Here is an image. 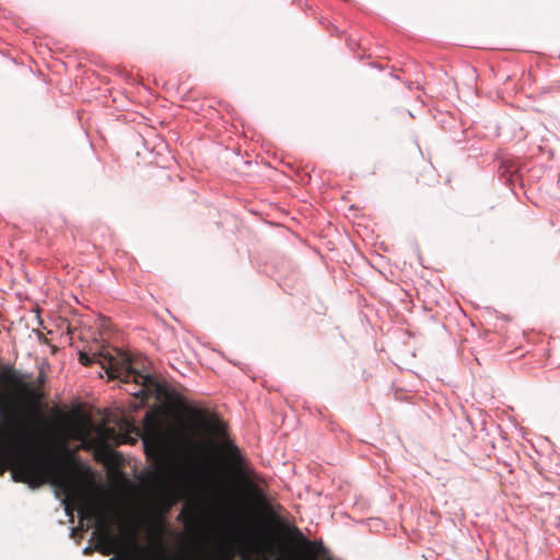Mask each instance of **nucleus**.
I'll use <instances>...</instances> for the list:
<instances>
[{"instance_id": "f257e3e1", "label": "nucleus", "mask_w": 560, "mask_h": 560, "mask_svg": "<svg viewBox=\"0 0 560 560\" xmlns=\"http://www.w3.org/2000/svg\"><path fill=\"white\" fill-rule=\"evenodd\" d=\"M0 416L4 432L0 434V463L9 465L13 479L36 488L47 481L62 489L68 495L82 501L81 518L94 520L97 529L93 533L104 544H113L116 536L106 524L102 506L96 501H84L74 486L67 460L58 462L31 433L30 419L22 406L0 387Z\"/></svg>"}, {"instance_id": "f03ea898", "label": "nucleus", "mask_w": 560, "mask_h": 560, "mask_svg": "<svg viewBox=\"0 0 560 560\" xmlns=\"http://www.w3.org/2000/svg\"><path fill=\"white\" fill-rule=\"evenodd\" d=\"M79 361L82 365L97 363L106 372L109 380H120L124 383L132 382L140 388L132 394L137 398H148L153 393L162 394V385L151 375L135 370L127 353L110 346H102L98 351L89 353L80 351Z\"/></svg>"}, {"instance_id": "7ed1b4c3", "label": "nucleus", "mask_w": 560, "mask_h": 560, "mask_svg": "<svg viewBox=\"0 0 560 560\" xmlns=\"http://www.w3.org/2000/svg\"><path fill=\"white\" fill-rule=\"evenodd\" d=\"M189 418L191 423L185 427L180 441L189 456L199 458L208 448V443L201 439L202 435L209 434L219 438L225 432L222 423L218 419L210 418L206 410L191 409Z\"/></svg>"}, {"instance_id": "20e7f679", "label": "nucleus", "mask_w": 560, "mask_h": 560, "mask_svg": "<svg viewBox=\"0 0 560 560\" xmlns=\"http://www.w3.org/2000/svg\"><path fill=\"white\" fill-rule=\"evenodd\" d=\"M147 419L150 423L145 425L147 432L142 439L145 454L150 458L163 460L166 455L164 436L152 416L147 415Z\"/></svg>"}, {"instance_id": "39448f33", "label": "nucleus", "mask_w": 560, "mask_h": 560, "mask_svg": "<svg viewBox=\"0 0 560 560\" xmlns=\"http://www.w3.org/2000/svg\"><path fill=\"white\" fill-rule=\"evenodd\" d=\"M288 534L292 541H294L301 549L308 560H316L317 557L324 556L326 548L322 541L310 540L296 526L288 528Z\"/></svg>"}, {"instance_id": "423d86ee", "label": "nucleus", "mask_w": 560, "mask_h": 560, "mask_svg": "<svg viewBox=\"0 0 560 560\" xmlns=\"http://www.w3.org/2000/svg\"><path fill=\"white\" fill-rule=\"evenodd\" d=\"M0 381L12 386H18L23 392H28V386L20 381L19 376L11 368L4 369L0 376Z\"/></svg>"}, {"instance_id": "0eeeda50", "label": "nucleus", "mask_w": 560, "mask_h": 560, "mask_svg": "<svg viewBox=\"0 0 560 560\" xmlns=\"http://www.w3.org/2000/svg\"><path fill=\"white\" fill-rule=\"evenodd\" d=\"M151 480L153 483L164 487L166 485V471L163 466H160L152 475Z\"/></svg>"}, {"instance_id": "6e6552de", "label": "nucleus", "mask_w": 560, "mask_h": 560, "mask_svg": "<svg viewBox=\"0 0 560 560\" xmlns=\"http://www.w3.org/2000/svg\"><path fill=\"white\" fill-rule=\"evenodd\" d=\"M230 455L235 463H238L242 458L241 452L235 445H230Z\"/></svg>"}, {"instance_id": "1a4fd4ad", "label": "nucleus", "mask_w": 560, "mask_h": 560, "mask_svg": "<svg viewBox=\"0 0 560 560\" xmlns=\"http://www.w3.org/2000/svg\"><path fill=\"white\" fill-rule=\"evenodd\" d=\"M185 560H208L203 555H194L185 558Z\"/></svg>"}, {"instance_id": "9d476101", "label": "nucleus", "mask_w": 560, "mask_h": 560, "mask_svg": "<svg viewBox=\"0 0 560 560\" xmlns=\"http://www.w3.org/2000/svg\"><path fill=\"white\" fill-rule=\"evenodd\" d=\"M186 522L191 521V515H188V520H185Z\"/></svg>"}]
</instances>
